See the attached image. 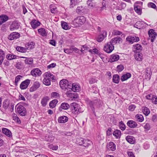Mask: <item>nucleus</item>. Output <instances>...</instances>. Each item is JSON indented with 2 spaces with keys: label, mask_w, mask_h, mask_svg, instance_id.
I'll return each mask as SVG.
<instances>
[{
  "label": "nucleus",
  "mask_w": 157,
  "mask_h": 157,
  "mask_svg": "<svg viewBox=\"0 0 157 157\" xmlns=\"http://www.w3.org/2000/svg\"><path fill=\"white\" fill-rule=\"evenodd\" d=\"M71 109L72 113L75 114H78L83 111L79 105L76 103H73L71 105Z\"/></svg>",
  "instance_id": "f257e3e1"
},
{
  "label": "nucleus",
  "mask_w": 157,
  "mask_h": 157,
  "mask_svg": "<svg viewBox=\"0 0 157 157\" xmlns=\"http://www.w3.org/2000/svg\"><path fill=\"white\" fill-rule=\"evenodd\" d=\"M16 112L22 116H25L26 114L25 108L19 103L15 107Z\"/></svg>",
  "instance_id": "f03ea898"
},
{
  "label": "nucleus",
  "mask_w": 157,
  "mask_h": 157,
  "mask_svg": "<svg viewBox=\"0 0 157 157\" xmlns=\"http://www.w3.org/2000/svg\"><path fill=\"white\" fill-rule=\"evenodd\" d=\"M86 21L85 18L82 16H80L77 17L73 21L74 25L76 26H79L82 25Z\"/></svg>",
  "instance_id": "7ed1b4c3"
},
{
  "label": "nucleus",
  "mask_w": 157,
  "mask_h": 157,
  "mask_svg": "<svg viewBox=\"0 0 157 157\" xmlns=\"http://www.w3.org/2000/svg\"><path fill=\"white\" fill-rule=\"evenodd\" d=\"M114 49L113 44L110 41L105 44L104 47V50L107 53H110L112 52Z\"/></svg>",
  "instance_id": "20e7f679"
},
{
  "label": "nucleus",
  "mask_w": 157,
  "mask_h": 157,
  "mask_svg": "<svg viewBox=\"0 0 157 157\" xmlns=\"http://www.w3.org/2000/svg\"><path fill=\"white\" fill-rule=\"evenodd\" d=\"M30 74L33 77H37L41 75L42 71L39 68H34L31 70Z\"/></svg>",
  "instance_id": "39448f33"
},
{
  "label": "nucleus",
  "mask_w": 157,
  "mask_h": 157,
  "mask_svg": "<svg viewBox=\"0 0 157 157\" xmlns=\"http://www.w3.org/2000/svg\"><path fill=\"white\" fill-rule=\"evenodd\" d=\"M20 36V34L17 32H13L10 34L8 36V39L10 40L17 39Z\"/></svg>",
  "instance_id": "423d86ee"
},
{
  "label": "nucleus",
  "mask_w": 157,
  "mask_h": 157,
  "mask_svg": "<svg viewBox=\"0 0 157 157\" xmlns=\"http://www.w3.org/2000/svg\"><path fill=\"white\" fill-rule=\"evenodd\" d=\"M126 40L129 43L132 44L134 42L139 41L140 40V39L139 37H138L128 36L126 38Z\"/></svg>",
  "instance_id": "0eeeda50"
},
{
  "label": "nucleus",
  "mask_w": 157,
  "mask_h": 157,
  "mask_svg": "<svg viewBox=\"0 0 157 157\" xmlns=\"http://www.w3.org/2000/svg\"><path fill=\"white\" fill-rule=\"evenodd\" d=\"M152 74V72L151 69L149 67L147 68L145 71V79L148 80H150Z\"/></svg>",
  "instance_id": "6e6552de"
},
{
  "label": "nucleus",
  "mask_w": 157,
  "mask_h": 157,
  "mask_svg": "<svg viewBox=\"0 0 157 157\" xmlns=\"http://www.w3.org/2000/svg\"><path fill=\"white\" fill-rule=\"evenodd\" d=\"M30 82V80L28 79H26L23 81L20 85V88L22 90L26 89Z\"/></svg>",
  "instance_id": "1a4fd4ad"
},
{
  "label": "nucleus",
  "mask_w": 157,
  "mask_h": 157,
  "mask_svg": "<svg viewBox=\"0 0 157 157\" xmlns=\"http://www.w3.org/2000/svg\"><path fill=\"white\" fill-rule=\"evenodd\" d=\"M20 25L17 21H13L10 25V29L11 31H13L17 30L19 28Z\"/></svg>",
  "instance_id": "9d476101"
},
{
  "label": "nucleus",
  "mask_w": 157,
  "mask_h": 157,
  "mask_svg": "<svg viewBox=\"0 0 157 157\" xmlns=\"http://www.w3.org/2000/svg\"><path fill=\"white\" fill-rule=\"evenodd\" d=\"M148 34L151 38V41L152 42L154 41V40L156 35V33L154 32L153 29H151L148 31Z\"/></svg>",
  "instance_id": "9b49d317"
},
{
  "label": "nucleus",
  "mask_w": 157,
  "mask_h": 157,
  "mask_svg": "<svg viewBox=\"0 0 157 157\" xmlns=\"http://www.w3.org/2000/svg\"><path fill=\"white\" fill-rule=\"evenodd\" d=\"M122 39L121 37L117 36L112 38L110 42L113 44L117 43L120 44L122 42Z\"/></svg>",
  "instance_id": "f8f14e48"
},
{
  "label": "nucleus",
  "mask_w": 157,
  "mask_h": 157,
  "mask_svg": "<svg viewBox=\"0 0 157 157\" xmlns=\"http://www.w3.org/2000/svg\"><path fill=\"white\" fill-rule=\"evenodd\" d=\"M68 81L65 79H63L61 80L59 83L60 87L62 89H65L66 87H67L68 83Z\"/></svg>",
  "instance_id": "ddd939ff"
},
{
  "label": "nucleus",
  "mask_w": 157,
  "mask_h": 157,
  "mask_svg": "<svg viewBox=\"0 0 157 157\" xmlns=\"http://www.w3.org/2000/svg\"><path fill=\"white\" fill-rule=\"evenodd\" d=\"M107 32L105 31H102L98 37L97 40L98 42H101L106 36Z\"/></svg>",
  "instance_id": "4468645a"
},
{
  "label": "nucleus",
  "mask_w": 157,
  "mask_h": 157,
  "mask_svg": "<svg viewBox=\"0 0 157 157\" xmlns=\"http://www.w3.org/2000/svg\"><path fill=\"white\" fill-rule=\"evenodd\" d=\"M142 46L139 44H136L133 45V50L134 52L139 53L142 49Z\"/></svg>",
  "instance_id": "2eb2a0df"
},
{
  "label": "nucleus",
  "mask_w": 157,
  "mask_h": 157,
  "mask_svg": "<svg viewBox=\"0 0 157 157\" xmlns=\"http://www.w3.org/2000/svg\"><path fill=\"white\" fill-rule=\"evenodd\" d=\"M120 58L119 55L116 54H113L112 55L110 56L109 59V61L110 62H113L118 60Z\"/></svg>",
  "instance_id": "dca6fc26"
},
{
  "label": "nucleus",
  "mask_w": 157,
  "mask_h": 157,
  "mask_svg": "<svg viewBox=\"0 0 157 157\" xmlns=\"http://www.w3.org/2000/svg\"><path fill=\"white\" fill-rule=\"evenodd\" d=\"M2 131L3 133L7 136L10 138L12 137V133L10 130L6 128H2Z\"/></svg>",
  "instance_id": "f3484780"
},
{
  "label": "nucleus",
  "mask_w": 157,
  "mask_h": 157,
  "mask_svg": "<svg viewBox=\"0 0 157 157\" xmlns=\"http://www.w3.org/2000/svg\"><path fill=\"white\" fill-rule=\"evenodd\" d=\"M107 150L109 151H114L116 149V145L113 142H110L107 145Z\"/></svg>",
  "instance_id": "a211bd4d"
},
{
  "label": "nucleus",
  "mask_w": 157,
  "mask_h": 157,
  "mask_svg": "<svg viewBox=\"0 0 157 157\" xmlns=\"http://www.w3.org/2000/svg\"><path fill=\"white\" fill-rule=\"evenodd\" d=\"M30 24L33 28L35 29L40 25V23L38 21L33 20L31 21Z\"/></svg>",
  "instance_id": "6ab92c4d"
},
{
  "label": "nucleus",
  "mask_w": 157,
  "mask_h": 157,
  "mask_svg": "<svg viewBox=\"0 0 157 157\" xmlns=\"http://www.w3.org/2000/svg\"><path fill=\"white\" fill-rule=\"evenodd\" d=\"M127 125L131 128H135L137 126V123L132 120H129L127 123Z\"/></svg>",
  "instance_id": "aec40b11"
},
{
  "label": "nucleus",
  "mask_w": 157,
  "mask_h": 157,
  "mask_svg": "<svg viewBox=\"0 0 157 157\" xmlns=\"http://www.w3.org/2000/svg\"><path fill=\"white\" fill-rule=\"evenodd\" d=\"M20 58L25 59L24 61L25 63L26 64L31 65L33 63V60L32 58H27L23 56L20 57Z\"/></svg>",
  "instance_id": "412c9836"
},
{
  "label": "nucleus",
  "mask_w": 157,
  "mask_h": 157,
  "mask_svg": "<svg viewBox=\"0 0 157 157\" xmlns=\"http://www.w3.org/2000/svg\"><path fill=\"white\" fill-rule=\"evenodd\" d=\"M9 19V17L6 15L2 14L0 16V24L2 25Z\"/></svg>",
  "instance_id": "4be33fe9"
},
{
  "label": "nucleus",
  "mask_w": 157,
  "mask_h": 157,
  "mask_svg": "<svg viewBox=\"0 0 157 157\" xmlns=\"http://www.w3.org/2000/svg\"><path fill=\"white\" fill-rule=\"evenodd\" d=\"M40 86V84L39 82H35L33 84V86L30 88V91L31 92H33L36 90L37 88H38L39 86Z\"/></svg>",
  "instance_id": "5701e85b"
},
{
  "label": "nucleus",
  "mask_w": 157,
  "mask_h": 157,
  "mask_svg": "<svg viewBox=\"0 0 157 157\" xmlns=\"http://www.w3.org/2000/svg\"><path fill=\"white\" fill-rule=\"evenodd\" d=\"M69 105L66 102L63 103L59 107V110L61 111L62 109L67 110L69 108Z\"/></svg>",
  "instance_id": "b1692460"
},
{
  "label": "nucleus",
  "mask_w": 157,
  "mask_h": 157,
  "mask_svg": "<svg viewBox=\"0 0 157 157\" xmlns=\"http://www.w3.org/2000/svg\"><path fill=\"white\" fill-rule=\"evenodd\" d=\"M126 140L129 143L133 144L135 142V138L132 136H128L126 137Z\"/></svg>",
  "instance_id": "393cba45"
},
{
  "label": "nucleus",
  "mask_w": 157,
  "mask_h": 157,
  "mask_svg": "<svg viewBox=\"0 0 157 157\" xmlns=\"http://www.w3.org/2000/svg\"><path fill=\"white\" fill-rule=\"evenodd\" d=\"M68 120V118L67 117L63 116L59 117L58 119V121L59 123H63L67 122Z\"/></svg>",
  "instance_id": "a878e982"
},
{
  "label": "nucleus",
  "mask_w": 157,
  "mask_h": 157,
  "mask_svg": "<svg viewBox=\"0 0 157 157\" xmlns=\"http://www.w3.org/2000/svg\"><path fill=\"white\" fill-rule=\"evenodd\" d=\"M131 74L129 73H128L123 75L121 77V79L122 81L126 80L131 77Z\"/></svg>",
  "instance_id": "bb28decb"
},
{
  "label": "nucleus",
  "mask_w": 157,
  "mask_h": 157,
  "mask_svg": "<svg viewBox=\"0 0 157 157\" xmlns=\"http://www.w3.org/2000/svg\"><path fill=\"white\" fill-rule=\"evenodd\" d=\"M49 97L48 96H45L43 98L41 102L42 105L44 107L45 106L47 105V102L49 100Z\"/></svg>",
  "instance_id": "cd10ccee"
},
{
  "label": "nucleus",
  "mask_w": 157,
  "mask_h": 157,
  "mask_svg": "<svg viewBox=\"0 0 157 157\" xmlns=\"http://www.w3.org/2000/svg\"><path fill=\"white\" fill-rule=\"evenodd\" d=\"M44 78L43 80L44 84L46 86H49L51 84V80L48 77L44 76Z\"/></svg>",
  "instance_id": "c85d7f7f"
},
{
  "label": "nucleus",
  "mask_w": 157,
  "mask_h": 157,
  "mask_svg": "<svg viewBox=\"0 0 157 157\" xmlns=\"http://www.w3.org/2000/svg\"><path fill=\"white\" fill-rule=\"evenodd\" d=\"M38 31L39 34L43 36H45L47 35V33L44 28H40L38 29Z\"/></svg>",
  "instance_id": "c756f323"
},
{
  "label": "nucleus",
  "mask_w": 157,
  "mask_h": 157,
  "mask_svg": "<svg viewBox=\"0 0 157 157\" xmlns=\"http://www.w3.org/2000/svg\"><path fill=\"white\" fill-rule=\"evenodd\" d=\"M80 90L79 85L75 83L73 84L72 90L74 92H78Z\"/></svg>",
  "instance_id": "7c9ffc66"
},
{
  "label": "nucleus",
  "mask_w": 157,
  "mask_h": 157,
  "mask_svg": "<svg viewBox=\"0 0 157 157\" xmlns=\"http://www.w3.org/2000/svg\"><path fill=\"white\" fill-rule=\"evenodd\" d=\"M5 56L4 52L1 49L0 50V65L2 64Z\"/></svg>",
  "instance_id": "2f4dec72"
},
{
  "label": "nucleus",
  "mask_w": 157,
  "mask_h": 157,
  "mask_svg": "<svg viewBox=\"0 0 157 157\" xmlns=\"http://www.w3.org/2000/svg\"><path fill=\"white\" fill-rule=\"evenodd\" d=\"M113 134L117 138H120L121 135V132L120 130H116L113 132Z\"/></svg>",
  "instance_id": "473e14b6"
},
{
  "label": "nucleus",
  "mask_w": 157,
  "mask_h": 157,
  "mask_svg": "<svg viewBox=\"0 0 157 157\" xmlns=\"http://www.w3.org/2000/svg\"><path fill=\"white\" fill-rule=\"evenodd\" d=\"M16 49L18 51L22 53L26 52L27 51V48L26 47L24 48L18 46L17 47Z\"/></svg>",
  "instance_id": "72a5a7b5"
},
{
  "label": "nucleus",
  "mask_w": 157,
  "mask_h": 157,
  "mask_svg": "<svg viewBox=\"0 0 157 157\" xmlns=\"http://www.w3.org/2000/svg\"><path fill=\"white\" fill-rule=\"evenodd\" d=\"M136 120L140 122H142L144 120V117L143 116L140 114H138L135 116Z\"/></svg>",
  "instance_id": "f704fd0d"
},
{
  "label": "nucleus",
  "mask_w": 157,
  "mask_h": 157,
  "mask_svg": "<svg viewBox=\"0 0 157 157\" xmlns=\"http://www.w3.org/2000/svg\"><path fill=\"white\" fill-rule=\"evenodd\" d=\"M44 76L48 77L49 78H50V79H52L53 80H55V77L54 75L49 72L45 73L44 75Z\"/></svg>",
  "instance_id": "c9c22d12"
},
{
  "label": "nucleus",
  "mask_w": 157,
  "mask_h": 157,
  "mask_svg": "<svg viewBox=\"0 0 157 157\" xmlns=\"http://www.w3.org/2000/svg\"><path fill=\"white\" fill-rule=\"evenodd\" d=\"M34 45V43L33 42H29L25 45V47L27 50H29L33 48Z\"/></svg>",
  "instance_id": "e433bc0d"
},
{
  "label": "nucleus",
  "mask_w": 157,
  "mask_h": 157,
  "mask_svg": "<svg viewBox=\"0 0 157 157\" xmlns=\"http://www.w3.org/2000/svg\"><path fill=\"white\" fill-rule=\"evenodd\" d=\"M58 102V101L56 99H54L51 101L49 104L50 107L52 108H54L56 106Z\"/></svg>",
  "instance_id": "4c0bfd02"
},
{
  "label": "nucleus",
  "mask_w": 157,
  "mask_h": 157,
  "mask_svg": "<svg viewBox=\"0 0 157 157\" xmlns=\"http://www.w3.org/2000/svg\"><path fill=\"white\" fill-rule=\"evenodd\" d=\"M120 78L117 75H114L113 76V82L116 83H118L119 82Z\"/></svg>",
  "instance_id": "58836bf2"
},
{
  "label": "nucleus",
  "mask_w": 157,
  "mask_h": 157,
  "mask_svg": "<svg viewBox=\"0 0 157 157\" xmlns=\"http://www.w3.org/2000/svg\"><path fill=\"white\" fill-rule=\"evenodd\" d=\"M92 144V142L90 140L85 139L84 142H83V146L86 147H88L89 145H90Z\"/></svg>",
  "instance_id": "ea45409f"
},
{
  "label": "nucleus",
  "mask_w": 157,
  "mask_h": 157,
  "mask_svg": "<svg viewBox=\"0 0 157 157\" xmlns=\"http://www.w3.org/2000/svg\"><path fill=\"white\" fill-rule=\"evenodd\" d=\"M135 59L137 61H140L142 59V54L139 53L136 54L135 56Z\"/></svg>",
  "instance_id": "a19ab883"
},
{
  "label": "nucleus",
  "mask_w": 157,
  "mask_h": 157,
  "mask_svg": "<svg viewBox=\"0 0 157 157\" xmlns=\"http://www.w3.org/2000/svg\"><path fill=\"white\" fill-rule=\"evenodd\" d=\"M144 25L140 21L136 22L134 25V27L139 29H140Z\"/></svg>",
  "instance_id": "79ce46f5"
},
{
  "label": "nucleus",
  "mask_w": 157,
  "mask_h": 157,
  "mask_svg": "<svg viewBox=\"0 0 157 157\" xmlns=\"http://www.w3.org/2000/svg\"><path fill=\"white\" fill-rule=\"evenodd\" d=\"M70 8H73L79 2V0H70Z\"/></svg>",
  "instance_id": "37998d69"
},
{
  "label": "nucleus",
  "mask_w": 157,
  "mask_h": 157,
  "mask_svg": "<svg viewBox=\"0 0 157 157\" xmlns=\"http://www.w3.org/2000/svg\"><path fill=\"white\" fill-rule=\"evenodd\" d=\"M142 112L146 116H147L150 113L149 109L146 107H144L142 109Z\"/></svg>",
  "instance_id": "c03bdc74"
},
{
  "label": "nucleus",
  "mask_w": 157,
  "mask_h": 157,
  "mask_svg": "<svg viewBox=\"0 0 157 157\" xmlns=\"http://www.w3.org/2000/svg\"><path fill=\"white\" fill-rule=\"evenodd\" d=\"M61 25L63 29L65 30H67L70 29L69 27L68 26L67 23L64 21H62Z\"/></svg>",
  "instance_id": "a18cd8bd"
},
{
  "label": "nucleus",
  "mask_w": 157,
  "mask_h": 157,
  "mask_svg": "<svg viewBox=\"0 0 157 157\" xmlns=\"http://www.w3.org/2000/svg\"><path fill=\"white\" fill-rule=\"evenodd\" d=\"M84 140L85 139L82 138H77L76 140V143L80 145H82L83 144Z\"/></svg>",
  "instance_id": "49530a36"
},
{
  "label": "nucleus",
  "mask_w": 157,
  "mask_h": 157,
  "mask_svg": "<svg viewBox=\"0 0 157 157\" xmlns=\"http://www.w3.org/2000/svg\"><path fill=\"white\" fill-rule=\"evenodd\" d=\"M13 118L15 121L18 124H20L21 123V121L16 114L14 113L13 114Z\"/></svg>",
  "instance_id": "de8ad7c7"
},
{
  "label": "nucleus",
  "mask_w": 157,
  "mask_h": 157,
  "mask_svg": "<svg viewBox=\"0 0 157 157\" xmlns=\"http://www.w3.org/2000/svg\"><path fill=\"white\" fill-rule=\"evenodd\" d=\"M119 126L120 128L122 131H124L125 129V125L122 121H121L119 122Z\"/></svg>",
  "instance_id": "09e8293b"
},
{
  "label": "nucleus",
  "mask_w": 157,
  "mask_h": 157,
  "mask_svg": "<svg viewBox=\"0 0 157 157\" xmlns=\"http://www.w3.org/2000/svg\"><path fill=\"white\" fill-rule=\"evenodd\" d=\"M46 140L48 141L52 142L54 139V137L52 135H49L48 136H45Z\"/></svg>",
  "instance_id": "8fccbe9b"
},
{
  "label": "nucleus",
  "mask_w": 157,
  "mask_h": 157,
  "mask_svg": "<svg viewBox=\"0 0 157 157\" xmlns=\"http://www.w3.org/2000/svg\"><path fill=\"white\" fill-rule=\"evenodd\" d=\"M16 56L15 55H11V54H7L6 56V58L9 60L16 58Z\"/></svg>",
  "instance_id": "3c124183"
},
{
  "label": "nucleus",
  "mask_w": 157,
  "mask_h": 157,
  "mask_svg": "<svg viewBox=\"0 0 157 157\" xmlns=\"http://www.w3.org/2000/svg\"><path fill=\"white\" fill-rule=\"evenodd\" d=\"M50 9L51 12L52 13H55L56 11V6H53V5H50Z\"/></svg>",
  "instance_id": "603ef678"
},
{
  "label": "nucleus",
  "mask_w": 157,
  "mask_h": 157,
  "mask_svg": "<svg viewBox=\"0 0 157 157\" xmlns=\"http://www.w3.org/2000/svg\"><path fill=\"white\" fill-rule=\"evenodd\" d=\"M126 6V4L124 3H121L120 5V6H117V8L118 10H121L124 9Z\"/></svg>",
  "instance_id": "864d4df0"
},
{
  "label": "nucleus",
  "mask_w": 157,
  "mask_h": 157,
  "mask_svg": "<svg viewBox=\"0 0 157 157\" xmlns=\"http://www.w3.org/2000/svg\"><path fill=\"white\" fill-rule=\"evenodd\" d=\"M88 51L91 53L96 54L98 55H99V53L98 52V50L96 48H94L93 49H89Z\"/></svg>",
  "instance_id": "5fc2aeb1"
},
{
  "label": "nucleus",
  "mask_w": 157,
  "mask_h": 157,
  "mask_svg": "<svg viewBox=\"0 0 157 157\" xmlns=\"http://www.w3.org/2000/svg\"><path fill=\"white\" fill-rule=\"evenodd\" d=\"M87 3L90 7H93L94 5V3L93 2V0H89L87 1Z\"/></svg>",
  "instance_id": "6e6d98bb"
},
{
  "label": "nucleus",
  "mask_w": 157,
  "mask_h": 157,
  "mask_svg": "<svg viewBox=\"0 0 157 157\" xmlns=\"http://www.w3.org/2000/svg\"><path fill=\"white\" fill-rule=\"evenodd\" d=\"M21 75H19L16 76L15 79V84L16 86H17L18 82L21 79Z\"/></svg>",
  "instance_id": "4d7b16f0"
},
{
  "label": "nucleus",
  "mask_w": 157,
  "mask_h": 157,
  "mask_svg": "<svg viewBox=\"0 0 157 157\" xmlns=\"http://www.w3.org/2000/svg\"><path fill=\"white\" fill-rule=\"evenodd\" d=\"M151 100L153 103L155 104H157V97L155 95L152 96Z\"/></svg>",
  "instance_id": "13d9d810"
},
{
  "label": "nucleus",
  "mask_w": 157,
  "mask_h": 157,
  "mask_svg": "<svg viewBox=\"0 0 157 157\" xmlns=\"http://www.w3.org/2000/svg\"><path fill=\"white\" fill-rule=\"evenodd\" d=\"M134 10L135 11L139 14H140L141 13V11L140 9L138 8V6L134 7Z\"/></svg>",
  "instance_id": "bf43d9fd"
},
{
  "label": "nucleus",
  "mask_w": 157,
  "mask_h": 157,
  "mask_svg": "<svg viewBox=\"0 0 157 157\" xmlns=\"http://www.w3.org/2000/svg\"><path fill=\"white\" fill-rule=\"evenodd\" d=\"M112 33L114 35H120L122 34V32L117 30H114Z\"/></svg>",
  "instance_id": "052dcab7"
},
{
  "label": "nucleus",
  "mask_w": 157,
  "mask_h": 157,
  "mask_svg": "<svg viewBox=\"0 0 157 157\" xmlns=\"http://www.w3.org/2000/svg\"><path fill=\"white\" fill-rule=\"evenodd\" d=\"M117 69L118 71L121 72L123 70L124 67L122 65H120L117 66Z\"/></svg>",
  "instance_id": "680f3d73"
},
{
  "label": "nucleus",
  "mask_w": 157,
  "mask_h": 157,
  "mask_svg": "<svg viewBox=\"0 0 157 157\" xmlns=\"http://www.w3.org/2000/svg\"><path fill=\"white\" fill-rule=\"evenodd\" d=\"M52 96L55 98L59 97V94L56 92H54L52 93Z\"/></svg>",
  "instance_id": "e2e57ef3"
},
{
  "label": "nucleus",
  "mask_w": 157,
  "mask_h": 157,
  "mask_svg": "<svg viewBox=\"0 0 157 157\" xmlns=\"http://www.w3.org/2000/svg\"><path fill=\"white\" fill-rule=\"evenodd\" d=\"M136 107L134 105H132L129 106L128 109L130 111H132L134 110Z\"/></svg>",
  "instance_id": "0e129e2a"
},
{
  "label": "nucleus",
  "mask_w": 157,
  "mask_h": 157,
  "mask_svg": "<svg viewBox=\"0 0 157 157\" xmlns=\"http://www.w3.org/2000/svg\"><path fill=\"white\" fill-rule=\"evenodd\" d=\"M144 128L145 129L147 130H149L150 129L151 126L149 123H146L144 126Z\"/></svg>",
  "instance_id": "69168bd1"
},
{
  "label": "nucleus",
  "mask_w": 157,
  "mask_h": 157,
  "mask_svg": "<svg viewBox=\"0 0 157 157\" xmlns=\"http://www.w3.org/2000/svg\"><path fill=\"white\" fill-rule=\"evenodd\" d=\"M88 48H87L86 45H84L82 46V48H81L80 51L82 53H83V52L85 51V50H88Z\"/></svg>",
  "instance_id": "338daca9"
},
{
  "label": "nucleus",
  "mask_w": 157,
  "mask_h": 157,
  "mask_svg": "<svg viewBox=\"0 0 157 157\" xmlns=\"http://www.w3.org/2000/svg\"><path fill=\"white\" fill-rule=\"evenodd\" d=\"M82 7H78L76 9V12L78 14H81L82 12Z\"/></svg>",
  "instance_id": "774afa93"
}]
</instances>
